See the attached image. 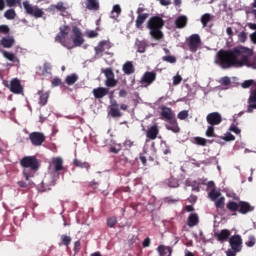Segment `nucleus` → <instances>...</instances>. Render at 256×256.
Here are the masks:
<instances>
[{
	"mask_svg": "<svg viewBox=\"0 0 256 256\" xmlns=\"http://www.w3.org/2000/svg\"><path fill=\"white\" fill-rule=\"evenodd\" d=\"M71 39L74 43V47H81V45L85 43V39L83 38V33L81 32V29L77 26H73L72 28Z\"/></svg>",
	"mask_w": 256,
	"mask_h": 256,
	"instance_id": "9d476101",
	"label": "nucleus"
},
{
	"mask_svg": "<svg viewBox=\"0 0 256 256\" xmlns=\"http://www.w3.org/2000/svg\"><path fill=\"white\" fill-rule=\"evenodd\" d=\"M255 84V81L253 80H246L244 81L242 84H241V87L243 89H249V87H251V85H254Z\"/></svg>",
	"mask_w": 256,
	"mask_h": 256,
	"instance_id": "6e6d98bb",
	"label": "nucleus"
},
{
	"mask_svg": "<svg viewBox=\"0 0 256 256\" xmlns=\"http://www.w3.org/2000/svg\"><path fill=\"white\" fill-rule=\"evenodd\" d=\"M28 139L33 147H41L45 142V134L43 132H32L29 134Z\"/></svg>",
	"mask_w": 256,
	"mask_h": 256,
	"instance_id": "6e6552de",
	"label": "nucleus"
},
{
	"mask_svg": "<svg viewBox=\"0 0 256 256\" xmlns=\"http://www.w3.org/2000/svg\"><path fill=\"white\" fill-rule=\"evenodd\" d=\"M106 87H117V80L115 78H108L105 81Z\"/></svg>",
	"mask_w": 256,
	"mask_h": 256,
	"instance_id": "09e8293b",
	"label": "nucleus"
},
{
	"mask_svg": "<svg viewBox=\"0 0 256 256\" xmlns=\"http://www.w3.org/2000/svg\"><path fill=\"white\" fill-rule=\"evenodd\" d=\"M255 243H256V238L255 236H249L248 237V241L245 242V245L247 247H255Z\"/></svg>",
	"mask_w": 256,
	"mask_h": 256,
	"instance_id": "603ef678",
	"label": "nucleus"
},
{
	"mask_svg": "<svg viewBox=\"0 0 256 256\" xmlns=\"http://www.w3.org/2000/svg\"><path fill=\"white\" fill-rule=\"evenodd\" d=\"M109 115L114 118L123 117V113L121 112V110H119V103H117V100H112L110 102Z\"/></svg>",
	"mask_w": 256,
	"mask_h": 256,
	"instance_id": "6ab92c4d",
	"label": "nucleus"
},
{
	"mask_svg": "<svg viewBox=\"0 0 256 256\" xmlns=\"http://www.w3.org/2000/svg\"><path fill=\"white\" fill-rule=\"evenodd\" d=\"M60 33L56 35L55 42L60 43L63 47H67L65 43V39H67V35H69V26L63 25L59 28Z\"/></svg>",
	"mask_w": 256,
	"mask_h": 256,
	"instance_id": "f8f14e48",
	"label": "nucleus"
},
{
	"mask_svg": "<svg viewBox=\"0 0 256 256\" xmlns=\"http://www.w3.org/2000/svg\"><path fill=\"white\" fill-rule=\"evenodd\" d=\"M238 40L240 41V43H245V41H247V32H240L238 35Z\"/></svg>",
	"mask_w": 256,
	"mask_h": 256,
	"instance_id": "13d9d810",
	"label": "nucleus"
},
{
	"mask_svg": "<svg viewBox=\"0 0 256 256\" xmlns=\"http://www.w3.org/2000/svg\"><path fill=\"white\" fill-rule=\"evenodd\" d=\"M188 227H195L199 225V215L197 213H191L187 219Z\"/></svg>",
	"mask_w": 256,
	"mask_h": 256,
	"instance_id": "c756f323",
	"label": "nucleus"
},
{
	"mask_svg": "<svg viewBox=\"0 0 256 256\" xmlns=\"http://www.w3.org/2000/svg\"><path fill=\"white\" fill-rule=\"evenodd\" d=\"M167 184H168V187H170L171 189H177V187H179V182H177V180L174 178L168 179Z\"/></svg>",
	"mask_w": 256,
	"mask_h": 256,
	"instance_id": "de8ad7c7",
	"label": "nucleus"
},
{
	"mask_svg": "<svg viewBox=\"0 0 256 256\" xmlns=\"http://www.w3.org/2000/svg\"><path fill=\"white\" fill-rule=\"evenodd\" d=\"M175 25L177 29H183L187 27V16H179L175 20Z\"/></svg>",
	"mask_w": 256,
	"mask_h": 256,
	"instance_id": "473e14b6",
	"label": "nucleus"
},
{
	"mask_svg": "<svg viewBox=\"0 0 256 256\" xmlns=\"http://www.w3.org/2000/svg\"><path fill=\"white\" fill-rule=\"evenodd\" d=\"M226 209L230 211V213H240L241 215H247V213H251L255 211V207L251 206V204L247 201H239V203L235 201H229L226 204Z\"/></svg>",
	"mask_w": 256,
	"mask_h": 256,
	"instance_id": "20e7f679",
	"label": "nucleus"
},
{
	"mask_svg": "<svg viewBox=\"0 0 256 256\" xmlns=\"http://www.w3.org/2000/svg\"><path fill=\"white\" fill-rule=\"evenodd\" d=\"M187 43L191 53H197V50L201 47V36L199 34H192L188 38Z\"/></svg>",
	"mask_w": 256,
	"mask_h": 256,
	"instance_id": "9b49d317",
	"label": "nucleus"
},
{
	"mask_svg": "<svg viewBox=\"0 0 256 256\" xmlns=\"http://www.w3.org/2000/svg\"><path fill=\"white\" fill-rule=\"evenodd\" d=\"M122 71L125 75H133L135 73V66H133V62L127 61L122 66Z\"/></svg>",
	"mask_w": 256,
	"mask_h": 256,
	"instance_id": "c85d7f7f",
	"label": "nucleus"
},
{
	"mask_svg": "<svg viewBox=\"0 0 256 256\" xmlns=\"http://www.w3.org/2000/svg\"><path fill=\"white\" fill-rule=\"evenodd\" d=\"M230 130L232 131V133H235L236 135H240L241 134V129H239V127L233 125L230 127Z\"/></svg>",
	"mask_w": 256,
	"mask_h": 256,
	"instance_id": "338daca9",
	"label": "nucleus"
},
{
	"mask_svg": "<svg viewBox=\"0 0 256 256\" xmlns=\"http://www.w3.org/2000/svg\"><path fill=\"white\" fill-rule=\"evenodd\" d=\"M230 249L226 251V256H237V253L243 251V238L239 234H234L228 240Z\"/></svg>",
	"mask_w": 256,
	"mask_h": 256,
	"instance_id": "423d86ee",
	"label": "nucleus"
},
{
	"mask_svg": "<svg viewBox=\"0 0 256 256\" xmlns=\"http://www.w3.org/2000/svg\"><path fill=\"white\" fill-rule=\"evenodd\" d=\"M51 83L52 87H59V85H62V81L60 78H54Z\"/></svg>",
	"mask_w": 256,
	"mask_h": 256,
	"instance_id": "e2e57ef3",
	"label": "nucleus"
},
{
	"mask_svg": "<svg viewBox=\"0 0 256 256\" xmlns=\"http://www.w3.org/2000/svg\"><path fill=\"white\" fill-rule=\"evenodd\" d=\"M165 26V20L159 16H152L147 21V29L150 30V35L152 39H155L156 41H161L163 39V27Z\"/></svg>",
	"mask_w": 256,
	"mask_h": 256,
	"instance_id": "7ed1b4c3",
	"label": "nucleus"
},
{
	"mask_svg": "<svg viewBox=\"0 0 256 256\" xmlns=\"http://www.w3.org/2000/svg\"><path fill=\"white\" fill-rule=\"evenodd\" d=\"M52 69H53V66L51 65V63L45 62L43 66H39L37 68L36 73L40 77H45L47 75H51Z\"/></svg>",
	"mask_w": 256,
	"mask_h": 256,
	"instance_id": "a211bd4d",
	"label": "nucleus"
},
{
	"mask_svg": "<svg viewBox=\"0 0 256 256\" xmlns=\"http://www.w3.org/2000/svg\"><path fill=\"white\" fill-rule=\"evenodd\" d=\"M207 141H209V140H207L203 137H199V136L194 138V143L196 145H199L200 147H207Z\"/></svg>",
	"mask_w": 256,
	"mask_h": 256,
	"instance_id": "ea45409f",
	"label": "nucleus"
},
{
	"mask_svg": "<svg viewBox=\"0 0 256 256\" xmlns=\"http://www.w3.org/2000/svg\"><path fill=\"white\" fill-rule=\"evenodd\" d=\"M105 49H111V43L109 40H102L98 43V45L94 48L96 57L99 55H103Z\"/></svg>",
	"mask_w": 256,
	"mask_h": 256,
	"instance_id": "dca6fc26",
	"label": "nucleus"
},
{
	"mask_svg": "<svg viewBox=\"0 0 256 256\" xmlns=\"http://www.w3.org/2000/svg\"><path fill=\"white\" fill-rule=\"evenodd\" d=\"M23 7L28 15H31V17H35V19H41L45 15V12H43L42 9H40L37 6H32L29 4V1L23 2Z\"/></svg>",
	"mask_w": 256,
	"mask_h": 256,
	"instance_id": "0eeeda50",
	"label": "nucleus"
},
{
	"mask_svg": "<svg viewBox=\"0 0 256 256\" xmlns=\"http://www.w3.org/2000/svg\"><path fill=\"white\" fill-rule=\"evenodd\" d=\"M95 99H103L106 95H109V88L98 87L92 90Z\"/></svg>",
	"mask_w": 256,
	"mask_h": 256,
	"instance_id": "b1692460",
	"label": "nucleus"
},
{
	"mask_svg": "<svg viewBox=\"0 0 256 256\" xmlns=\"http://www.w3.org/2000/svg\"><path fill=\"white\" fill-rule=\"evenodd\" d=\"M214 238L219 243H227V241H229V239H231V230H229V229H222L219 232H215L214 233Z\"/></svg>",
	"mask_w": 256,
	"mask_h": 256,
	"instance_id": "4468645a",
	"label": "nucleus"
},
{
	"mask_svg": "<svg viewBox=\"0 0 256 256\" xmlns=\"http://www.w3.org/2000/svg\"><path fill=\"white\" fill-rule=\"evenodd\" d=\"M73 165L75 167H79L80 169H86L87 171H89V169H91V165L88 162H83L77 158H75L73 160Z\"/></svg>",
	"mask_w": 256,
	"mask_h": 256,
	"instance_id": "72a5a7b5",
	"label": "nucleus"
},
{
	"mask_svg": "<svg viewBox=\"0 0 256 256\" xmlns=\"http://www.w3.org/2000/svg\"><path fill=\"white\" fill-rule=\"evenodd\" d=\"M49 171L53 174L54 179L50 182L49 186L54 187L55 182L59 179L61 171H65V166H63V158L53 157L49 164Z\"/></svg>",
	"mask_w": 256,
	"mask_h": 256,
	"instance_id": "39448f33",
	"label": "nucleus"
},
{
	"mask_svg": "<svg viewBox=\"0 0 256 256\" xmlns=\"http://www.w3.org/2000/svg\"><path fill=\"white\" fill-rule=\"evenodd\" d=\"M162 60L166 61V63H177V58L175 56H171V55L164 56L162 58Z\"/></svg>",
	"mask_w": 256,
	"mask_h": 256,
	"instance_id": "864d4df0",
	"label": "nucleus"
},
{
	"mask_svg": "<svg viewBox=\"0 0 256 256\" xmlns=\"http://www.w3.org/2000/svg\"><path fill=\"white\" fill-rule=\"evenodd\" d=\"M221 83H222V85H231V78L225 76V77H223V78L221 79Z\"/></svg>",
	"mask_w": 256,
	"mask_h": 256,
	"instance_id": "69168bd1",
	"label": "nucleus"
},
{
	"mask_svg": "<svg viewBox=\"0 0 256 256\" xmlns=\"http://www.w3.org/2000/svg\"><path fill=\"white\" fill-rule=\"evenodd\" d=\"M138 53H145L147 50V43L145 41H139L136 43Z\"/></svg>",
	"mask_w": 256,
	"mask_h": 256,
	"instance_id": "a19ab883",
	"label": "nucleus"
},
{
	"mask_svg": "<svg viewBox=\"0 0 256 256\" xmlns=\"http://www.w3.org/2000/svg\"><path fill=\"white\" fill-rule=\"evenodd\" d=\"M99 0H86V8L89 11H99Z\"/></svg>",
	"mask_w": 256,
	"mask_h": 256,
	"instance_id": "2f4dec72",
	"label": "nucleus"
},
{
	"mask_svg": "<svg viewBox=\"0 0 256 256\" xmlns=\"http://www.w3.org/2000/svg\"><path fill=\"white\" fill-rule=\"evenodd\" d=\"M121 15V6L119 4H115L111 11V19H117Z\"/></svg>",
	"mask_w": 256,
	"mask_h": 256,
	"instance_id": "e433bc0d",
	"label": "nucleus"
},
{
	"mask_svg": "<svg viewBox=\"0 0 256 256\" xmlns=\"http://www.w3.org/2000/svg\"><path fill=\"white\" fill-rule=\"evenodd\" d=\"M103 73H104L106 79L115 78V73L113 72V69H111V68H106L105 70H103Z\"/></svg>",
	"mask_w": 256,
	"mask_h": 256,
	"instance_id": "c03bdc74",
	"label": "nucleus"
},
{
	"mask_svg": "<svg viewBox=\"0 0 256 256\" xmlns=\"http://www.w3.org/2000/svg\"><path fill=\"white\" fill-rule=\"evenodd\" d=\"M37 95L39 96V100H38L39 106L45 107V105H47V101H49V92L40 90L37 92Z\"/></svg>",
	"mask_w": 256,
	"mask_h": 256,
	"instance_id": "a878e982",
	"label": "nucleus"
},
{
	"mask_svg": "<svg viewBox=\"0 0 256 256\" xmlns=\"http://www.w3.org/2000/svg\"><path fill=\"white\" fill-rule=\"evenodd\" d=\"M11 93H14V95H23V85H21V80L18 78H14L10 81V87H9Z\"/></svg>",
	"mask_w": 256,
	"mask_h": 256,
	"instance_id": "ddd939ff",
	"label": "nucleus"
},
{
	"mask_svg": "<svg viewBox=\"0 0 256 256\" xmlns=\"http://www.w3.org/2000/svg\"><path fill=\"white\" fill-rule=\"evenodd\" d=\"M205 135L206 137H217V135H215V127L213 125L208 126Z\"/></svg>",
	"mask_w": 256,
	"mask_h": 256,
	"instance_id": "a18cd8bd",
	"label": "nucleus"
},
{
	"mask_svg": "<svg viewBox=\"0 0 256 256\" xmlns=\"http://www.w3.org/2000/svg\"><path fill=\"white\" fill-rule=\"evenodd\" d=\"M0 53H2L3 58L7 59V61H10L11 63H13L16 66H19L21 61L15 56V54H13V52H9L6 50H0Z\"/></svg>",
	"mask_w": 256,
	"mask_h": 256,
	"instance_id": "aec40b11",
	"label": "nucleus"
},
{
	"mask_svg": "<svg viewBox=\"0 0 256 256\" xmlns=\"http://www.w3.org/2000/svg\"><path fill=\"white\" fill-rule=\"evenodd\" d=\"M157 251L160 256H171L173 254L171 246L159 245Z\"/></svg>",
	"mask_w": 256,
	"mask_h": 256,
	"instance_id": "bb28decb",
	"label": "nucleus"
},
{
	"mask_svg": "<svg viewBox=\"0 0 256 256\" xmlns=\"http://www.w3.org/2000/svg\"><path fill=\"white\" fill-rule=\"evenodd\" d=\"M256 109V88L251 91L248 99V108L247 113H253V110Z\"/></svg>",
	"mask_w": 256,
	"mask_h": 256,
	"instance_id": "5701e85b",
	"label": "nucleus"
},
{
	"mask_svg": "<svg viewBox=\"0 0 256 256\" xmlns=\"http://www.w3.org/2000/svg\"><path fill=\"white\" fill-rule=\"evenodd\" d=\"M4 17L5 19L12 21V19L17 17V12H15V9H8L4 12Z\"/></svg>",
	"mask_w": 256,
	"mask_h": 256,
	"instance_id": "4c0bfd02",
	"label": "nucleus"
},
{
	"mask_svg": "<svg viewBox=\"0 0 256 256\" xmlns=\"http://www.w3.org/2000/svg\"><path fill=\"white\" fill-rule=\"evenodd\" d=\"M81 251V241H76L74 243V253H79Z\"/></svg>",
	"mask_w": 256,
	"mask_h": 256,
	"instance_id": "0e129e2a",
	"label": "nucleus"
},
{
	"mask_svg": "<svg viewBox=\"0 0 256 256\" xmlns=\"http://www.w3.org/2000/svg\"><path fill=\"white\" fill-rule=\"evenodd\" d=\"M7 7L21 6V0H6Z\"/></svg>",
	"mask_w": 256,
	"mask_h": 256,
	"instance_id": "49530a36",
	"label": "nucleus"
},
{
	"mask_svg": "<svg viewBox=\"0 0 256 256\" xmlns=\"http://www.w3.org/2000/svg\"><path fill=\"white\" fill-rule=\"evenodd\" d=\"M187 117H189L188 110H182L178 113V119H180V121H185V119H187Z\"/></svg>",
	"mask_w": 256,
	"mask_h": 256,
	"instance_id": "8fccbe9b",
	"label": "nucleus"
},
{
	"mask_svg": "<svg viewBox=\"0 0 256 256\" xmlns=\"http://www.w3.org/2000/svg\"><path fill=\"white\" fill-rule=\"evenodd\" d=\"M11 29L9 28L8 25H0V33L2 35H9Z\"/></svg>",
	"mask_w": 256,
	"mask_h": 256,
	"instance_id": "5fc2aeb1",
	"label": "nucleus"
},
{
	"mask_svg": "<svg viewBox=\"0 0 256 256\" xmlns=\"http://www.w3.org/2000/svg\"><path fill=\"white\" fill-rule=\"evenodd\" d=\"M215 207L217 211H223L225 209V197L215 200Z\"/></svg>",
	"mask_w": 256,
	"mask_h": 256,
	"instance_id": "58836bf2",
	"label": "nucleus"
},
{
	"mask_svg": "<svg viewBox=\"0 0 256 256\" xmlns=\"http://www.w3.org/2000/svg\"><path fill=\"white\" fill-rule=\"evenodd\" d=\"M206 181L207 180H204L202 182L186 181V185H188L189 187H192V191H195L196 193H199V191H201L200 185H206Z\"/></svg>",
	"mask_w": 256,
	"mask_h": 256,
	"instance_id": "7c9ffc66",
	"label": "nucleus"
},
{
	"mask_svg": "<svg viewBox=\"0 0 256 256\" xmlns=\"http://www.w3.org/2000/svg\"><path fill=\"white\" fill-rule=\"evenodd\" d=\"M76 81H79V75L73 73L71 75L66 76L65 83L66 85H75Z\"/></svg>",
	"mask_w": 256,
	"mask_h": 256,
	"instance_id": "c9c22d12",
	"label": "nucleus"
},
{
	"mask_svg": "<svg viewBox=\"0 0 256 256\" xmlns=\"http://www.w3.org/2000/svg\"><path fill=\"white\" fill-rule=\"evenodd\" d=\"M245 47H235L232 50H220L217 53L218 65L222 69H231V67H252L256 69V57L253 60L245 55Z\"/></svg>",
	"mask_w": 256,
	"mask_h": 256,
	"instance_id": "f257e3e1",
	"label": "nucleus"
},
{
	"mask_svg": "<svg viewBox=\"0 0 256 256\" xmlns=\"http://www.w3.org/2000/svg\"><path fill=\"white\" fill-rule=\"evenodd\" d=\"M55 9H57L58 11H61L62 13H65V11H67V8L63 4V2H58L55 6Z\"/></svg>",
	"mask_w": 256,
	"mask_h": 256,
	"instance_id": "bf43d9fd",
	"label": "nucleus"
},
{
	"mask_svg": "<svg viewBox=\"0 0 256 256\" xmlns=\"http://www.w3.org/2000/svg\"><path fill=\"white\" fill-rule=\"evenodd\" d=\"M222 139L223 141H235V137L231 133H227Z\"/></svg>",
	"mask_w": 256,
	"mask_h": 256,
	"instance_id": "680f3d73",
	"label": "nucleus"
},
{
	"mask_svg": "<svg viewBox=\"0 0 256 256\" xmlns=\"http://www.w3.org/2000/svg\"><path fill=\"white\" fill-rule=\"evenodd\" d=\"M182 81H183V77H181V75L179 74L173 77V85H180Z\"/></svg>",
	"mask_w": 256,
	"mask_h": 256,
	"instance_id": "052dcab7",
	"label": "nucleus"
},
{
	"mask_svg": "<svg viewBox=\"0 0 256 256\" xmlns=\"http://www.w3.org/2000/svg\"><path fill=\"white\" fill-rule=\"evenodd\" d=\"M161 117L164 121H170L175 118V112L167 106L161 108Z\"/></svg>",
	"mask_w": 256,
	"mask_h": 256,
	"instance_id": "412c9836",
	"label": "nucleus"
},
{
	"mask_svg": "<svg viewBox=\"0 0 256 256\" xmlns=\"http://www.w3.org/2000/svg\"><path fill=\"white\" fill-rule=\"evenodd\" d=\"M86 37H88L89 39H95V37H99V33L94 30H90L86 32Z\"/></svg>",
	"mask_w": 256,
	"mask_h": 256,
	"instance_id": "4d7b16f0",
	"label": "nucleus"
},
{
	"mask_svg": "<svg viewBox=\"0 0 256 256\" xmlns=\"http://www.w3.org/2000/svg\"><path fill=\"white\" fill-rule=\"evenodd\" d=\"M206 121L208 125H221L223 122V117L219 114V112H211L206 116Z\"/></svg>",
	"mask_w": 256,
	"mask_h": 256,
	"instance_id": "2eb2a0df",
	"label": "nucleus"
},
{
	"mask_svg": "<svg viewBox=\"0 0 256 256\" xmlns=\"http://www.w3.org/2000/svg\"><path fill=\"white\" fill-rule=\"evenodd\" d=\"M166 122L165 127L167 131H172V133H181V128L179 127L176 117L167 120Z\"/></svg>",
	"mask_w": 256,
	"mask_h": 256,
	"instance_id": "f3484780",
	"label": "nucleus"
},
{
	"mask_svg": "<svg viewBox=\"0 0 256 256\" xmlns=\"http://www.w3.org/2000/svg\"><path fill=\"white\" fill-rule=\"evenodd\" d=\"M148 18H149V13L138 15L135 21L136 29H143V23H145V21H147Z\"/></svg>",
	"mask_w": 256,
	"mask_h": 256,
	"instance_id": "cd10ccee",
	"label": "nucleus"
},
{
	"mask_svg": "<svg viewBox=\"0 0 256 256\" xmlns=\"http://www.w3.org/2000/svg\"><path fill=\"white\" fill-rule=\"evenodd\" d=\"M20 165L23 167V175L26 181H29L31 177H34L36 171H39V159L37 156H24L20 160Z\"/></svg>",
	"mask_w": 256,
	"mask_h": 256,
	"instance_id": "f03ea898",
	"label": "nucleus"
},
{
	"mask_svg": "<svg viewBox=\"0 0 256 256\" xmlns=\"http://www.w3.org/2000/svg\"><path fill=\"white\" fill-rule=\"evenodd\" d=\"M150 245H151V238L147 237L146 239L143 240L142 247H150Z\"/></svg>",
	"mask_w": 256,
	"mask_h": 256,
	"instance_id": "774afa93",
	"label": "nucleus"
},
{
	"mask_svg": "<svg viewBox=\"0 0 256 256\" xmlns=\"http://www.w3.org/2000/svg\"><path fill=\"white\" fill-rule=\"evenodd\" d=\"M157 79V72L155 71H147L143 74L140 84L142 87H149L150 85H153Z\"/></svg>",
	"mask_w": 256,
	"mask_h": 256,
	"instance_id": "1a4fd4ad",
	"label": "nucleus"
},
{
	"mask_svg": "<svg viewBox=\"0 0 256 256\" xmlns=\"http://www.w3.org/2000/svg\"><path fill=\"white\" fill-rule=\"evenodd\" d=\"M117 225V217H110L107 219V226L113 229Z\"/></svg>",
	"mask_w": 256,
	"mask_h": 256,
	"instance_id": "3c124183",
	"label": "nucleus"
},
{
	"mask_svg": "<svg viewBox=\"0 0 256 256\" xmlns=\"http://www.w3.org/2000/svg\"><path fill=\"white\" fill-rule=\"evenodd\" d=\"M157 135H159V127H157V125L151 126L146 132V137L150 139V141H155Z\"/></svg>",
	"mask_w": 256,
	"mask_h": 256,
	"instance_id": "393cba45",
	"label": "nucleus"
},
{
	"mask_svg": "<svg viewBox=\"0 0 256 256\" xmlns=\"http://www.w3.org/2000/svg\"><path fill=\"white\" fill-rule=\"evenodd\" d=\"M71 241H73L71 236H67L66 234H63L60 236L59 247H61V245H64V247H69L71 245Z\"/></svg>",
	"mask_w": 256,
	"mask_h": 256,
	"instance_id": "f704fd0d",
	"label": "nucleus"
},
{
	"mask_svg": "<svg viewBox=\"0 0 256 256\" xmlns=\"http://www.w3.org/2000/svg\"><path fill=\"white\" fill-rule=\"evenodd\" d=\"M209 197L210 199H212V201H217V199H219V197H221V192L215 190V188H213L210 192H209Z\"/></svg>",
	"mask_w": 256,
	"mask_h": 256,
	"instance_id": "79ce46f5",
	"label": "nucleus"
},
{
	"mask_svg": "<svg viewBox=\"0 0 256 256\" xmlns=\"http://www.w3.org/2000/svg\"><path fill=\"white\" fill-rule=\"evenodd\" d=\"M0 45H2L4 49H11V47L15 45V38L11 35L4 36L0 40Z\"/></svg>",
	"mask_w": 256,
	"mask_h": 256,
	"instance_id": "4be33fe9",
	"label": "nucleus"
},
{
	"mask_svg": "<svg viewBox=\"0 0 256 256\" xmlns=\"http://www.w3.org/2000/svg\"><path fill=\"white\" fill-rule=\"evenodd\" d=\"M211 21V14L206 13L201 16V23L203 27H207L208 23Z\"/></svg>",
	"mask_w": 256,
	"mask_h": 256,
	"instance_id": "37998d69",
	"label": "nucleus"
}]
</instances>
